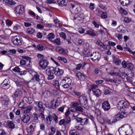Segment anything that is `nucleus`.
Segmentation results:
<instances>
[{
    "mask_svg": "<svg viewBox=\"0 0 135 135\" xmlns=\"http://www.w3.org/2000/svg\"><path fill=\"white\" fill-rule=\"evenodd\" d=\"M45 72L48 76L47 79L51 80L54 78V74L58 76L62 75L64 73V71L57 67L54 68L52 66H49L47 67Z\"/></svg>",
    "mask_w": 135,
    "mask_h": 135,
    "instance_id": "nucleus-1",
    "label": "nucleus"
},
{
    "mask_svg": "<svg viewBox=\"0 0 135 135\" xmlns=\"http://www.w3.org/2000/svg\"><path fill=\"white\" fill-rule=\"evenodd\" d=\"M129 105L128 103L126 102L124 100H121L118 102L117 108L120 110L125 111L129 108Z\"/></svg>",
    "mask_w": 135,
    "mask_h": 135,
    "instance_id": "nucleus-2",
    "label": "nucleus"
},
{
    "mask_svg": "<svg viewBox=\"0 0 135 135\" xmlns=\"http://www.w3.org/2000/svg\"><path fill=\"white\" fill-rule=\"evenodd\" d=\"M71 79L69 78H65L62 80L60 83V85L64 88H68L71 84Z\"/></svg>",
    "mask_w": 135,
    "mask_h": 135,
    "instance_id": "nucleus-3",
    "label": "nucleus"
},
{
    "mask_svg": "<svg viewBox=\"0 0 135 135\" xmlns=\"http://www.w3.org/2000/svg\"><path fill=\"white\" fill-rule=\"evenodd\" d=\"M22 37L20 36H15L12 38V42L15 45H21L22 44Z\"/></svg>",
    "mask_w": 135,
    "mask_h": 135,
    "instance_id": "nucleus-4",
    "label": "nucleus"
},
{
    "mask_svg": "<svg viewBox=\"0 0 135 135\" xmlns=\"http://www.w3.org/2000/svg\"><path fill=\"white\" fill-rule=\"evenodd\" d=\"M14 11L17 16H19L24 13V8L23 6L19 5L15 7Z\"/></svg>",
    "mask_w": 135,
    "mask_h": 135,
    "instance_id": "nucleus-5",
    "label": "nucleus"
},
{
    "mask_svg": "<svg viewBox=\"0 0 135 135\" xmlns=\"http://www.w3.org/2000/svg\"><path fill=\"white\" fill-rule=\"evenodd\" d=\"M91 89L94 95L97 97H99L101 95L102 91L98 88V86L94 85H91Z\"/></svg>",
    "mask_w": 135,
    "mask_h": 135,
    "instance_id": "nucleus-6",
    "label": "nucleus"
},
{
    "mask_svg": "<svg viewBox=\"0 0 135 135\" xmlns=\"http://www.w3.org/2000/svg\"><path fill=\"white\" fill-rule=\"evenodd\" d=\"M79 105L81 106L86 105L88 104V99L86 97L81 95L78 97Z\"/></svg>",
    "mask_w": 135,
    "mask_h": 135,
    "instance_id": "nucleus-7",
    "label": "nucleus"
},
{
    "mask_svg": "<svg viewBox=\"0 0 135 135\" xmlns=\"http://www.w3.org/2000/svg\"><path fill=\"white\" fill-rule=\"evenodd\" d=\"M68 7L70 9L75 10V12L77 13L80 10V6L76 4H73L70 2H69L68 3Z\"/></svg>",
    "mask_w": 135,
    "mask_h": 135,
    "instance_id": "nucleus-8",
    "label": "nucleus"
},
{
    "mask_svg": "<svg viewBox=\"0 0 135 135\" xmlns=\"http://www.w3.org/2000/svg\"><path fill=\"white\" fill-rule=\"evenodd\" d=\"M91 60L97 62H98L100 59L101 54L98 52H95L92 53L91 55Z\"/></svg>",
    "mask_w": 135,
    "mask_h": 135,
    "instance_id": "nucleus-9",
    "label": "nucleus"
},
{
    "mask_svg": "<svg viewBox=\"0 0 135 135\" xmlns=\"http://www.w3.org/2000/svg\"><path fill=\"white\" fill-rule=\"evenodd\" d=\"M10 82L8 79H5L2 83V88L4 89H6L10 87Z\"/></svg>",
    "mask_w": 135,
    "mask_h": 135,
    "instance_id": "nucleus-10",
    "label": "nucleus"
},
{
    "mask_svg": "<svg viewBox=\"0 0 135 135\" xmlns=\"http://www.w3.org/2000/svg\"><path fill=\"white\" fill-rule=\"evenodd\" d=\"M49 64L47 61L45 60H41L39 63L40 67L43 69H45Z\"/></svg>",
    "mask_w": 135,
    "mask_h": 135,
    "instance_id": "nucleus-11",
    "label": "nucleus"
},
{
    "mask_svg": "<svg viewBox=\"0 0 135 135\" xmlns=\"http://www.w3.org/2000/svg\"><path fill=\"white\" fill-rule=\"evenodd\" d=\"M102 108L105 111L108 110L110 108V105L109 103L107 101H105L102 104Z\"/></svg>",
    "mask_w": 135,
    "mask_h": 135,
    "instance_id": "nucleus-12",
    "label": "nucleus"
},
{
    "mask_svg": "<svg viewBox=\"0 0 135 135\" xmlns=\"http://www.w3.org/2000/svg\"><path fill=\"white\" fill-rule=\"evenodd\" d=\"M0 99L2 101V104L4 105H7L8 104L9 99L6 96H4L3 97H0Z\"/></svg>",
    "mask_w": 135,
    "mask_h": 135,
    "instance_id": "nucleus-13",
    "label": "nucleus"
},
{
    "mask_svg": "<svg viewBox=\"0 0 135 135\" xmlns=\"http://www.w3.org/2000/svg\"><path fill=\"white\" fill-rule=\"evenodd\" d=\"M30 119V117L28 114L23 115L21 118L22 121L25 123H27L29 122Z\"/></svg>",
    "mask_w": 135,
    "mask_h": 135,
    "instance_id": "nucleus-14",
    "label": "nucleus"
},
{
    "mask_svg": "<svg viewBox=\"0 0 135 135\" xmlns=\"http://www.w3.org/2000/svg\"><path fill=\"white\" fill-rule=\"evenodd\" d=\"M22 94V90L21 89H17L15 92L14 95L15 97H21Z\"/></svg>",
    "mask_w": 135,
    "mask_h": 135,
    "instance_id": "nucleus-15",
    "label": "nucleus"
},
{
    "mask_svg": "<svg viewBox=\"0 0 135 135\" xmlns=\"http://www.w3.org/2000/svg\"><path fill=\"white\" fill-rule=\"evenodd\" d=\"M38 106V109L40 111L42 112H43L45 109V108L43 105V103L41 102H38L37 105Z\"/></svg>",
    "mask_w": 135,
    "mask_h": 135,
    "instance_id": "nucleus-16",
    "label": "nucleus"
},
{
    "mask_svg": "<svg viewBox=\"0 0 135 135\" xmlns=\"http://www.w3.org/2000/svg\"><path fill=\"white\" fill-rule=\"evenodd\" d=\"M23 80L21 79L18 78L15 80V82L16 85L18 86H21L23 84Z\"/></svg>",
    "mask_w": 135,
    "mask_h": 135,
    "instance_id": "nucleus-17",
    "label": "nucleus"
},
{
    "mask_svg": "<svg viewBox=\"0 0 135 135\" xmlns=\"http://www.w3.org/2000/svg\"><path fill=\"white\" fill-rule=\"evenodd\" d=\"M112 57L113 59V62L116 65H119L120 64L121 60L119 59L116 58L115 56L112 55Z\"/></svg>",
    "mask_w": 135,
    "mask_h": 135,
    "instance_id": "nucleus-18",
    "label": "nucleus"
},
{
    "mask_svg": "<svg viewBox=\"0 0 135 135\" xmlns=\"http://www.w3.org/2000/svg\"><path fill=\"white\" fill-rule=\"evenodd\" d=\"M57 2L59 5L61 6H68L69 2H66L65 0H57Z\"/></svg>",
    "mask_w": 135,
    "mask_h": 135,
    "instance_id": "nucleus-19",
    "label": "nucleus"
},
{
    "mask_svg": "<svg viewBox=\"0 0 135 135\" xmlns=\"http://www.w3.org/2000/svg\"><path fill=\"white\" fill-rule=\"evenodd\" d=\"M125 128L128 135H131L133 133V130L130 126H128Z\"/></svg>",
    "mask_w": 135,
    "mask_h": 135,
    "instance_id": "nucleus-20",
    "label": "nucleus"
},
{
    "mask_svg": "<svg viewBox=\"0 0 135 135\" xmlns=\"http://www.w3.org/2000/svg\"><path fill=\"white\" fill-rule=\"evenodd\" d=\"M121 4L123 6H126L129 4L131 3V1L129 0H119Z\"/></svg>",
    "mask_w": 135,
    "mask_h": 135,
    "instance_id": "nucleus-21",
    "label": "nucleus"
},
{
    "mask_svg": "<svg viewBox=\"0 0 135 135\" xmlns=\"http://www.w3.org/2000/svg\"><path fill=\"white\" fill-rule=\"evenodd\" d=\"M35 127L33 126L32 125H31L27 129V131L28 134H31L33 133V132L35 128Z\"/></svg>",
    "mask_w": 135,
    "mask_h": 135,
    "instance_id": "nucleus-22",
    "label": "nucleus"
},
{
    "mask_svg": "<svg viewBox=\"0 0 135 135\" xmlns=\"http://www.w3.org/2000/svg\"><path fill=\"white\" fill-rule=\"evenodd\" d=\"M125 128L120 127L119 129V132L120 135H128L126 131H125Z\"/></svg>",
    "mask_w": 135,
    "mask_h": 135,
    "instance_id": "nucleus-23",
    "label": "nucleus"
},
{
    "mask_svg": "<svg viewBox=\"0 0 135 135\" xmlns=\"http://www.w3.org/2000/svg\"><path fill=\"white\" fill-rule=\"evenodd\" d=\"M36 83V81L33 79H31L29 81L26 82L27 85L29 87H32L34 86Z\"/></svg>",
    "mask_w": 135,
    "mask_h": 135,
    "instance_id": "nucleus-24",
    "label": "nucleus"
},
{
    "mask_svg": "<svg viewBox=\"0 0 135 135\" xmlns=\"http://www.w3.org/2000/svg\"><path fill=\"white\" fill-rule=\"evenodd\" d=\"M87 32L85 35L88 34L92 36H94L96 35L94 31L91 29H90L86 31Z\"/></svg>",
    "mask_w": 135,
    "mask_h": 135,
    "instance_id": "nucleus-25",
    "label": "nucleus"
},
{
    "mask_svg": "<svg viewBox=\"0 0 135 135\" xmlns=\"http://www.w3.org/2000/svg\"><path fill=\"white\" fill-rule=\"evenodd\" d=\"M51 89L49 88L47 90H46L44 93V96L46 98L49 97L50 95L51 92Z\"/></svg>",
    "mask_w": 135,
    "mask_h": 135,
    "instance_id": "nucleus-26",
    "label": "nucleus"
},
{
    "mask_svg": "<svg viewBox=\"0 0 135 135\" xmlns=\"http://www.w3.org/2000/svg\"><path fill=\"white\" fill-rule=\"evenodd\" d=\"M125 114L124 112H123L121 114L118 113L115 115V118L118 119L119 120L120 118L122 119L125 117L124 115Z\"/></svg>",
    "mask_w": 135,
    "mask_h": 135,
    "instance_id": "nucleus-27",
    "label": "nucleus"
},
{
    "mask_svg": "<svg viewBox=\"0 0 135 135\" xmlns=\"http://www.w3.org/2000/svg\"><path fill=\"white\" fill-rule=\"evenodd\" d=\"M76 75L79 79H81L82 80H84L85 79V75L82 74L80 72H78L76 73Z\"/></svg>",
    "mask_w": 135,
    "mask_h": 135,
    "instance_id": "nucleus-28",
    "label": "nucleus"
},
{
    "mask_svg": "<svg viewBox=\"0 0 135 135\" xmlns=\"http://www.w3.org/2000/svg\"><path fill=\"white\" fill-rule=\"evenodd\" d=\"M84 17L83 14H79L78 15H75L74 17V19L77 20H78L80 21L83 19Z\"/></svg>",
    "mask_w": 135,
    "mask_h": 135,
    "instance_id": "nucleus-29",
    "label": "nucleus"
},
{
    "mask_svg": "<svg viewBox=\"0 0 135 135\" xmlns=\"http://www.w3.org/2000/svg\"><path fill=\"white\" fill-rule=\"evenodd\" d=\"M46 119L47 123L49 124H51V122L53 119L52 116L49 115L46 117Z\"/></svg>",
    "mask_w": 135,
    "mask_h": 135,
    "instance_id": "nucleus-30",
    "label": "nucleus"
},
{
    "mask_svg": "<svg viewBox=\"0 0 135 135\" xmlns=\"http://www.w3.org/2000/svg\"><path fill=\"white\" fill-rule=\"evenodd\" d=\"M8 126L11 129H13L15 128V125L14 123L11 121H8L7 122Z\"/></svg>",
    "mask_w": 135,
    "mask_h": 135,
    "instance_id": "nucleus-31",
    "label": "nucleus"
},
{
    "mask_svg": "<svg viewBox=\"0 0 135 135\" xmlns=\"http://www.w3.org/2000/svg\"><path fill=\"white\" fill-rule=\"evenodd\" d=\"M55 35L54 34L52 33H50L48 35L47 37V39H48L50 41H51L52 39L54 38Z\"/></svg>",
    "mask_w": 135,
    "mask_h": 135,
    "instance_id": "nucleus-32",
    "label": "nucleus"
},
{
    "mask_svg": "<svg viewBox=\"0 0 135 135\" xmlns=\"http://www.w3.org/2000/svg\"><path fill=\"white\" fill-rule=\"evenodd\" d=\"M88 119L87 118L82 119L81 124V125H84L87 124L88 122Z\"/></svg>",
    "mask_w": 135,
    "mask_h": 135,
    "instance_id": "nucleus-33",
    "label": "nucleus"
},
{
    "mask_svg": "<svg viewBox=\"0 0 135 135\" xmlns=\"http://www.w3.org/2000/svg\"><path fill=\"white\" fill-rule=\"evenodd\" d=\"M69 133L70 135H79V133L75 130L70 131Z\"/></svg>",
    "mask_w": 135,
    "mask_h": 135,
    "instance_id": "nucleus-34",
    "label": "nucleus"
},
{
    "mask_svg": "<svg viewBox=\"0 0 135 135\" xmlns=\"http://www.w3.org/2000/svg\"><path fill=\"white\" fill-rule=\"evenodd\" d=\"M56 51L59 52V53L63 54L64 53L65 51L64 49L60 47L59 46L57 47L56 49Z\"/></svg>",
    "mask_w": 135,
    "mask_h": 135,
    "instance_id": "nucleus-35",
    "label": "nucleus"
},
{
    "mask_svg": "<svg viewBox=\"0 0 135 135\" xmlns=\"http://www.w3.org/2000/svg\"><path fill=\"white\" fill-rule=\"evenodd\" d=\"M32 109V107L30 106H27V108L26 109V110H24V113H30Z\"/></svg>",
    "mask_w": 135,
    "mask_h": 135,
    "instance_id": "nucleus-36",
    "label": "nucleus"
},
{
    "mask_svg": "<svg viewBox=\"0 0 135 135\" xmlns=\"http://www.w3.org/2000/svg\"><path fill=\"white\" fill-rule=\"evenodd\" d=\"M42 78L41 79V80L39 82V84L40 85H41L42 86L43 84L45 83L46 82L45 80V77L43 76V77H41Z\"/></svg>",
    "mask_w": 135,
    "mask_h": 135,
    "instance_id": "nucleus-37",
    "label": "nucleus"
},
{
    "mask_svg": "<svg viewBox=\"0 0 135 135\" xmlns=\"http://www.w3.org/2000/svg\"><path fill=\"white\" fill-rule=\"evenodd\" d=\"M26 31L28 34H32L34 32V29L32 28H29L27 29Z\"/></svg>",
    "mask_w": 135,
    "mask_h": 135,
    "instance_id": "nucleus-38",
    "label": "nucleus"
},
{
    "mask_svg": "<svg viewBox=\"0 0 135 135\" xmlns=\"http://www.w3.org/2000/svg\"><path fill=\"white\" fill-rule=\"evenodd\" d=\"M75 109L76 111L82 112L83 111L84 109L81 106H78L75 108Z\"/></svg>",
    "mask_w": 135,
    "mask_h": 135,
    "instance_id": "nucleus-39",
    "label": "nucleus"
},
{
    "mask_svg": "<svg viewBox=\"0 0 135 135\" xmlns=\"http://www.w3.org/2000/svg\"><path fill=\"white\" fill-rule=\"evenodd\" d=\"M57 59L59 60H61L65 63H66L67 62V60L66 59L63 57L58 56Z\"/></svg>",
    "mask_w": 135,
    "mask_h": 135,
    "instance_id": "nucleus-40",
    "label": "nucleus"
},
{
    "mask_svg": "<svg viewBox=\"0 0 135 135\" xmlns=\"http://www.w3.org/2000/svg\"><path fill=\"white\" fill-rule=\"evenodd\" d=\"M71 105L73 107V108L75 107V108L78 106V105H80L79 102L78 103L76 102H72L71 104Z\"/></svg>",
    "mask_w": 135,
    "mask_h": 135,
    "instance_id": "nucleus-41",
    "label": "nucleus"
},
{
    "mask_svg": "<svg viewBox=\"0 0 135 135\" xmlns=\"http://www.w3.org/2000/svg\"><path fill=\"white\" fill-rule=\"evenodd\" d=\"M22 57L23 59H25V60H26L27 62H29V63L30 62L31 58L30 57L25 56H22Z\"/></svg>",
    "mask_w": 135,
    "mask_h": 135,
    "instance_id": "nucleus-42",
    "label": "nucleus"
},
{
    "mask_svg": "<svg viewBox=\"0 0 135 135\" xmlns=\"http://www.w3.org/2000/svg\"><path fill=\"white\" fill-rule=\"evenodd\" d=\"M54 42L56 43L57 45H59L61 44V42L59 38H57L54 40Z\"/></svg>",
    "mask_w": 135,
    "mask_h": 135,
    "instance_id": "nucleus-43",
    "label": "nucleus"
},
{
    "mask_svg": "<svg viewBox=\"0 0 135 135\" xmlns=\"http://www.w3.org/2000/svg\"><path fill=\"white\" fill-rule=\"evenodd\" d=\"M52 118H53L54 120L55 121V123H56L58 122V117L56 114H53L52 115Z\"/></svg>",
    "mask_w": 135,
    "mask_h": 135,
    "instance_id": "nucleus-44",
    "label": "nucleus"
},
{
    "mask_svg": "<svg viewBox=\"0 0 135 135\" xmlns=\"http://www.w3.org/2000/svg\"><path fill=\"white\" fill-rule=\"evenodd\" d=\"M126 67L129 69L130 70H132L133 68V65L131 63H127Z\"/></svg>",
    "mask_w": 135,
    "mask_h": 135,
    "instance_id": "nucleus-45",
    "label": "nucleus"
},
{
    "mask_svg": "<svg viewBox=\"0 0 135 135\" xmlns=\"http://www.w3.org/2000/svg\"><path fill=\"white\" fill-rule=\"evenodd\" d=\"M53 85L57 88L58 89L59 88L60 84H59V82L58 81L55 80V81L53 83Z\"/></svg>",
    "mask_w": 135,
    "mask_h": 135,
    "instance_id": "nucleus-46",
    "label": "nucleus"
},
{
    "mask_svg": "<svg viewBox=\"0 0 135 135\" xmlns=\"http://www.w3.org/2000/svg\"><path fill=\"white\" fill-rule=\"evenodd\" d=\"M32 116H33V120H36V121L38 120V116L37 114L36 113H34L33 114Z\"/></svg>",
    "mask_w": 135,
    "mask_h": 135,
    "instance_id": "nucleus-47",
    "label": "nucleus"
},
{
    "mask_svg": "<svg viewBox=\"0 0 135 135\" xmlns=\"http://www.w3.org/2000/svg\"><path fill=\"white\" fill-rule=\"evenodd\" d=\"M79 32L80 33H83L84 32L85 30L81 27H80L78 28Z\"/></svg>",
    "mask_w": 135,
    "mask_h": 135,
    "instance_id": "nucleus-48",
    "label": "nucleus"
},
{
    "mask_svg": "<svg viewBox=\"0 0 135 135\" xmlns=\"http://www.w3.org/2000/svg\"><path fill=\"white\" fill-rule=\"evenodd\" d=\"M110 74L112 76H113L114 75H116V77L115 78H121V76L119 75L118 73H110Z\"/></svg>",
    "mask_w": 135,
    "mask_h": 135,
    "instance_id": "nucleus-49",
    "label": "nucleus"
},
{
    "mask_svg": "<svg viewBox=\"0 0 135 135\" xmlns=\"http://www.w3.org/2000/svg\"><path fill=\"white\" fill-rule=\"evenodd\" d=\"M20 69L18 66H16L12 70L15 72H20Z\"/></svg>",
    "mask_w": 135,
    "mask_h": 135,
    "instance_id": "nucleus-50",
    "label": "nucleus"
},
{
    "mask_svg": "<svg viewBox=\"0 0 135 135\" xmlns=\"http://www.w3.org/2000/svg\"><path fill=\"white\" fill-rule=\"evenodd\" d=\"M60 36L64 40L66 38V36L65 34L63 32H62L60 33Z\"/></svg>",
    "mask_w": 135,
    "mask_h": 135,
    "instance_id": "nucleus-51",
    "label": "nucleus"
},
{
    "mask_svg": "<svg viewBox=\"0 0 135 135\" xmlns=\"http://www.w3.org/2000/svg\"><path fill=\"white\" fill-rule=\"evenodd\" d=\"M38 117L40 118L42 120H43L45 118V116L44 114H42V113L39 114Z\"/></svg>",
    "mask_w": 135,
    "mask_h": 135,
    "instance_id": "nucleus-52",
    "label": "nucleus"
},
{
    "mask_svg": "<svg viewBox=\"0 0 135 135\" xmlns=\"http://www.w3.org/2000/svg\"><path fill=\"white\" fill-rule=\"evenodd\" d=\"M44 47L41 44H39L37 46V48L40 51L43 50Z\"/></svg>",
    "mask_w": 135,
    "mask_h": 135,
    "instance_id": "nucleus-53",
    "label": "nucleus"
},
{
    "mask_svg": "<svg viewBox=\"0 0 135 135\" xmlns=\"http://www.w3.org/2000/svg\"><path fill=\"white\" fill-rule=\"evenodd\" d=\"M101 17L102 18H105L107 17V15L106 13L103 12L101 15Z\"/></svg>",
    "mask_w": 135,
    "mask_h": 135,
    "instance_id": "nucleus-54",
    "label": "nucleus"
},
{
    "mask_svg": "<svg viewBox=\"0 0 135 135\" xmlns=\"http://www.w3.org/2000/svg\"><path fill=\"white\" fill-rule=\"evenodd\" d=\"M116 79H114L113 80L112 82H113L114 83H117V81H118L119 82H120L121 81V79H122L123 78L121 76V78H116Z\"/></svg>",
    "mask_w": 135,
    "mask_h": 135,
    "instance_id": "nucleus-55",
    "label": "nucleus"
},
{
    "mask_svg": "<svg viewBox=\"0 0 135 135\" xmlns=\"http://www.w3.org/2000/svg\"><path fill=\"white\" fill-rule=\"evenodd\" d=\"M46 3L50 4L55 3H56V1L54 0H48L46 1Z\"/></svg>",
    "mask_w": 135,
    "mask_h": 135,
    "instance_id": "nucleus-56",
    "label": "nucleus"
},
{
    "mask_svg": "<svg viewBox=\"0 0 135 135\" xmlns=\"http://www.w3.org/2000/svg\"><path fill=\"white\" fill-rule=\"evenodd\" d=\"M0 135H7V134L4 130L0 129Z\"/></svg>",
    "mask_w": 135,
    "mask_h": 135,
    "instance_id": "nucleus-57",
    "label": "nucleus"
},
{
    "mask_svg": "<svg viewBox=\"0 0 135 135\" xmlns=\"http://www.w3.org/2000/svg\"><path fill=\"white\" fill-rule=\"evenodd\" d=\"M21 103H20V104L18 105V106H19V107H20L22 109H26L27 108V106L26 104H24L21 107L20 106Z\"/></svg>",
    "mask_w": 135,
    "mask_h": 135,
    "instance_id": "nucleus-58",
    "label": "nucleus"
},
{
    "mask_svg": "<svg viewBox=\"0 0 135 135\" xmlns=\"http://www.w3.org/2000/svg\"><path fill=\"white\" fill-rule=\"evenodd\" d=\"M78 44L81 45H83L84 44V41L81 39H80L78 40Z\"/></svg>",
    "mask_w": 135,
    "mask_h": 135,
    "instance_id": "nucleus-59",
    "label": "nucleus"
},
{
    "mask_svg": "<svg viewBox=\"0 0 135 135\" xmlns=\"http://www.w3.org/2000/svg\"><path fill=\"white\" fill-rule=\"evenodd\" d=\"M82 64H79L77 65V67L76 68V70H79L80 69L81 67L82 66Z\"/></svg>",
    "mask_w": 135,
    "mask_h": 135,
    "instance_id": "nucleus-60",
    "label": "nucleus"
},
{
    "mask_svg": "<svg viewBox=\"0 0 135 135\" xmlns=\"http://www.w3.org/2000/svg\"><path fill=\"white\" fill-rule=\"evenodd\" d=\"M42 33L39 32H38L37 35V37L38 38H41L42 37Z\"/></svg>",
    "mask_w": 135,
    "mask_h": 135,
    "instance_id": "nucleus-61",
    "label": "nucleus"
},
{
    "mask_svg": "<svg viewBox=\"0 0 135 135\" xmlns=\"http://www.w3.org/2000/svg\"><path fill=\"white\" fill-rule=\"evenodd\" d=\"M13 22L8 20L6 21V23L7 25H10Z\"/></svg>",
    "mask_w": 135,
    "mask_h": 135,
    "instance_id": "nucleus-62",
    "label": "nucleus"
},
{
    "mask_svg": "<svg viewBox=\"0 0 135 135\" xmlns=\"http://www.w3.org/2000/svg\"><path fill=\"white\" fill-rule=\"evenodd\" d=\"M26 60L22 59L20 61V64L21 65H24L26 64Z\"/></svg>",
    "mask_w": 135,
    "mask_h": 135,
    "instance_id": "nucleus-63",
    "label": "nucleus"
},
{
    "mask_svg": "<svg viewBox=\"0 0 135 135\" xmlns=\"http://www.w3.org/2000/svg\"><path fill=\"white\" fill-rule=\"evenodd\" d=\"M130 91L133 93L135 94V88H130L129 89Z\"/></svg>",
    "mask_w": 135,
    "mask_h": 135,
    "instance_id": "nucleus-64",
    "label": "nucleus"
}]
</instances>
